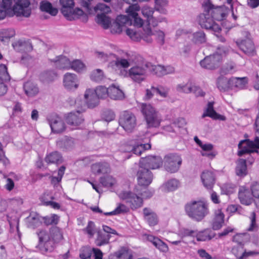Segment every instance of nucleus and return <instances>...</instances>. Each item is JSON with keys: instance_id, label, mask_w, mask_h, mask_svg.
<instances>
[{"instance_id": "nucleus-59", "label": "nucleus", "mask_w": 259, "mask_h": 259, "mask_svg": "<svg viewBox=\"0 0 259 259\" xmlns=\"http://www.w3.org/2000/svg\"><path fill=\"white\" fill-rule=\"evenodd\" d=\"M140 10V7L138 4L130 5L126 10V12L131 18L135 17L138 16V12Z\"/></svg>"}, {"instance_id": "nucleus-9", "label": "nucleus", "mask_w": 259, "mask_h": 259, "mask_svg": "<svg viewBox=\"0 0 259 259\" xmlns=\"http://www.w3.org/2000/svg\"><path fill=\"white\" fill-rule=\"evenodd\" d=\"M239 150L238 155L242 156L245 153L258 152L259 149V138L256 137L253 141L249 140H242L238 144Z\"/></svg>"}, {"instance_id": "nucleus-12", "label": "nucleus", "mask_w": 259, "mask_h": 259, "mask_svg": "<svg viewBox=\"0 0 259 259\" xmlns=\"http://www.w3.org/2000/svg\"><path fill=\"white\" fill-rule=\"evenodd\" d=\"M119 197L128 203L132 209H135L142 206L143 199L141 197L128 191H123L119 194Z\"/></svg>"}, {"instance_id": "nucleus-39", "label": "nucleus", "mask_w": 259, "mask_h": 259, "mask_svg": "<svg viewBox=\"0 0 259 259\" xmlns=\"http://www.w3.org/2000/svg\"><path fill=\"white\" fill-rule=\"evenodd\" d=\"M179 181L172 179L164 183L161 186V189L164 192L173 191L176 190L179 187Z\"/></svg>"}, {"instance_id": "nucleus-18", "label": "nucleus", "mask_w": 259, "mask_h": 259, "mask_svg": "<svg viewBox=\"0 0 259 259\" xmlns=\"http://www.w3.org/2000/svg\"><path fill=\"white\" fill-rule=\"evenodd\" d=\"M177 91L184 93H194L196 96H203L204 93L198 87L192 85L191 82L182 83L177 86Z\"/></svg>"}, {"instance_id": "nucleus-27", "label": "nucleus", "mask_w": 259, "mask_h": 259, "mask_svg": "<svg viewBox=\"0 0 259 259\" xmlns=\"http://www.w3.org/2000/svg\"><path fill=\"white\" fill-rule=\"evenodd\" d=\"M91 170L94 174H106L110 172V167L106 162H97L92 165Z\"/></svg>"}, {"instance_id": "nucleus-54", "label": "nucleus", "mask_w": 259, "mask_h": 259, "mask_svg": "<svg viewBox=\"0 0 259 259\" xmlns=\"http://www.w3.org/2000/svg\"><path fill=\"white\" fill-rule=\"evenodd\" d=\"M15 32L13 29H3L0 32V39L2 41H5L14 36Z\"/></svg>"}, {"instance_id": "nucleus-20", "label": "nucleus", "mask_w": 259, "mask_h": 259, "mask_svg": "<svg viewBox=\"0 0 259 259\" xmlns=\"http://www.w3.org/2000/svg\"><path fill=\"white\" fill-rule=\"evenodd\" d=\"M84 99L89 108H94L98 104L99 99L94 89H87L84 94Z\"/></svg>"}, {"instance_id": "nucleus-16", "label": "nucleus", "mask_w": 259, "mask_h": 259, "mask_svg": "<svg viewBox=\"0 0 259 259\" xmlns=\"http://www.w3.org/2000/svg\"><path fill=\"white\" fill-rule=\"evenodd\" d=\"M137 176L138 184L143 186H147L150 185L153 178L150 170L141 165L139 166Z\"/></svg>"}, {"instance_id": "nucleus-41", "label": "nucleus", "mask_w": 259, "mask_h": 259, "mask_svg": "<svg viewBox=\"0 0 259 259\" xmlns=\"http://www.w3.org/2000/svg\"><path fill=\"white\" fill-rule=\"evenodd\" d=\"M26 222L29 228H34L40 223L38 215L35 213L32 212L26 218Z\"/></svg>"}, {"instance_id": "nucleus-51", "label": "nucleus", "mask_w": 259, "mask_h": 259, "mask_svg": "<svg viewBox=\"0 0 259 259\" xmlns=\"http://www.w3.org/2000/svg\"><path fill=\"white\" fill-rule=\"evenodd\" d=\"M98 236L96 240V244L98 246H101L109 242L110 236L109 234H103L100 231H98Z\"/></svg>"}, {"instance_id": "nucleus-47", "label": "nucleus", "mask_w": 259, "mask_h": 259, "mask_svg": "<svg viewBox=\"0 0 259 259\" xmlns=\"http://www.w3.org/2000/svg\"><path fill=\"white\" fill-rule=\"evenodd\" d=\"M192 41L196 45L204 43L206 38L204 32L202 31H198L192 34Z\"/></svg>"}, {"instance_id": "nucleus-63", "label": "nucleus", "mask_w": 259, "mask_h": 259, "mask_svg": "<svg viewBox=\"0 0 259 259\" xmlns=\"http://www.w3.org/2000/svg\"><path fill=\"white\" fill-rule=\"evenodd\" d=\"M196 231L187 228H182L179 231L178 235L183 239L186 237H195Z\"/></svg>"}, {"instance_id": "nucleus-24", "label": "nucleus", "mask_w": 259, "mask_h": 259, "mask_svg": "<svg viewBox=\"0 0 259 259\" xmlns=\"http://www.w3.org/2000/svg\"><path fill=\"white\" fill-rule=\"evenodd\" d=\"M144 237L146 240L151 242L160 251L163 252H167L168 251V246L160 239L149 234H145Z\"/></svg>"}, {"instance_id": "nucleus-21", "label": "nucleus", "mask_w": 259, "mask_h": 259, "mask_svg": "<svg viewBox=\"0 0 259 259\" xmlns=\"http://www.w3.org/2000/svg\"><path fill=\"white\" fill-rule=\"evenodd\" d=\"M238 198L240 203L245 205H249L254 201L249 190L245 186H241L239 188Z\"/></svg>"}, {"instance_id": "nucleus-37", "label": "nucleus", "mask_w": 259, "mask_h": 259, "mask_svg": "<svg viewBox=\"0 0 259 259\" xmlns=\"http://www.w3.org/2000/svg\"><path fill=\"white\" fill-rule=\"evenodd\" d=\"M224 222V214L220 210L215 212V217L213 219L212 227L215 230L220 229L223 226Z\"/></svg>"}, {"instance_id": "nucleus-11", "label": "nucleus", "mask_w": 259, "mask_h": 259, "mask_svg": "<svg viewBox=\"0 0 259 259\" xmlns=\"http://www.w3.org/2000/svg\"><path fill=\"white\" fill-rule=\"evenodd\" d=\"M13 11L17 16L28 17L31 13L29 0H14Z\"/></svg>"}, {"instance_id": "nucleus-38", "label": "nucleus", "mask_w": 259, "mask_h": 259, "mask_svg": "<svg viewBox=\"0 0 259 259\" xmlns=\"http://www.w3.org/2000/svg\"><path fill=\"white\" fill-rule=\"evenodd\" d=\"M231 88L236 87L240 89H244L248 83V78L244 77H232L230 78Z\"/></svg>"}, {"instance_id": "nucleus-5", "label": "nucleus", "mask_w": 259, "mask_h": 259, "mask_svg": "<svg viewBox=\"0 0 259 259\" xmlns=\"http://www.w3.org/2000/svg\"><path fill=\"white\" fill-rule=\"evenodd\" d=\"M141 111L144 116L148 127H157L160 125V117L150 104H142Z\"/></svg>"}, {"instance_id": "nucleus-33", "label": "nucleus", "mask_w": 259, "mask_h": 259, "mask_svg": "<svg viewBox=\"0 0 259 259\" xmlns=\"http://www.w3.org/2000/svg\"><path fill=\"white\" fill-rule=\"evenodd\" d=\"M23 88L26 95L30 97L36 96L39 92L37 85L31 81L25 82L23 85Z\"/></svg>"}, {"instance_id": "nucleus-50", "label": "nucleus", "mask_w": 259, "mask_h": 259, "mask_svg": "<svg viewBox=\"0 0 259 259\" xmlns=\"http://www.w3.org/2000/svg\"><path fill=\"white\" fill-rule=\"evenodd\" d=\"M185 121L183 118H180L174 121L171 125L166 126L165 130L169 132H175L176 128H180L185 125Z\"/></svg>"}, {"instance_id": "nucleus-19", "label": "nucleus", "mask_w": 259, "mask_h": 259, "mask_svg": "<svg viewBox=\"0 0 259 259\" xmlns=\"http://www.w3.org/2000/svg\"><path fill=\"white\" fill-rule=\"evenodd\" d=\"M66 120L69 125L76 127L83 123L84 118L80 111H76L69 113L66 116Z\"/></svg>"}, {"instance_id": "nucleus-45", "label": "nucleus", "mask_w": 259, "mask_h": 259, "mask_svg": "<svg viewBox=\"0 0 259 259\" xmlns=\"http://www.w3.org/2000/svg\"><path fill=\"white\" fill-rule=\"evenodd\" d=\"M96 21L104 29H107L111 24L110 19L104 14H98L97 16Z\"/></svg>"}, {"instance_id": "nucleus-26", "label": "nucleus", "mask_w": 259, "mask_h": 259, "mask_svg": "<svg viewBox=\"0 0 259 259\" xmlns=\"http://www.w3.org/2000/svg\"><path fill=\"white\" fill-rule=\"evenodd\" d=\"M201 179L204 186L208 189H211L214 184V176L210 171H204L201 174Z\"/></svg>"}, {"instance_id": "nucleus-28", "label": "nucleus", "mask_w": 259, "mask_h": 259, "mask_svg": "<svg viewBox=\"0 0 259 259\" xmlns=\"http://www.w3.org/2000/svg\"><path fill=\"white\" fill-rule=\"evenodd\" d=\"M143 213L145 221L150 226L156 225L158 222L157 214L151 209L144 208Z\"/></svg>"}, {"instance_id": "nucleus-3", "label": "nucleus", "mask_w": 259, "mask_h": 259, "mask_svg": "<svg viewBox=\"0 0 259 259\" xmlns=\"http://www.w3.org/2000/svg\"><path fill=\"white\" fill-rule=\"evenodd\" d=\"M211 6L210 0H206L203 3V12L198 15L197 22L202 28L210 30L215 32H219L221 30V28L214 21L210 13Z\"/></svg>"}, {"instance_id": "nucleus-7", "label": "nucleus", "mask_w": 259, "mask_h": 259, "mask_svg": "<svg viewBox=\"0 0 259 259\" xmlns=\"http://www.w3.org/2000/svg\"><path fill=\"white\" fill-rule=\"evenodd\" d=\"M126 34L130 38L135 41H139L143 39L147 43L152 42V31L148 26L143 27V32H141L136 29L128 28L126 30Z\"/></svg>"}, {"instance_id": "nucleus-22", "label": "nucleus", "mask_w": 259, "mask_h": 259, "mask_svg": "<svg viewBox=\"0 0 259 259\" xmlns=\"http://www.w3.org/2000/svg\"><path fill=\"white\" fill-rule=\"evenodd\" d=\"M236 42L239 48L246 54L251 56L254 54L255 48L251 39L246 38Z\"/></svg>"}, {"instance_id": "nucleus-17", "label": "nucleus", "mask_w": 259, "mask_h": 259, "mask_svg": "<svg viewBox=\"0 0 259 259\" xmlns=\"http://www.w3.org/2000/svg\"><path fill=\"white\" fill-rule=\"evenodd\" d=\"M211 5L210 13L214 21H220L223 20L229 13V9L225 6L214 7L211 3Z\"/></svg>"}, {"instance_id": "nucleus-25", "label": "nucleus", "mask_w": 259, "mask_h": 259, "mask_svg": "<svg viewBox=\"0 0 259 259\" xmlns=\"http://www.w3.org/2000/svg\"><path fill=\"white\" fill-rule=\"evenodd\" d=\"M50 60L54 63V65L58 69H70V61L66 57L59 56Z\"/></svg>"}, {"instance_id": "nucleus-34", "label": "nucleus", "mask_w": 259, "mask_h": 259, "mask_svg": "<svg viewBox=\"0 0 259 259\" xmlns=\"http://www.w3.org/2000/svg\"><path fill=\"white\" fill-rule=\"evenodd\" d=\"M235 172L238 176L241 177H244L247 174L246 160L240 158L237 161Z\"/></svg>"}, {"instance_id": "nucleus-29", "label": "nucleus", "mask_w": 259, "mask_h": 259, "mask_svg": "<svg viewBox=\"0 0 259 259\" xmlns=\"http://www.w3.org/2000/svg\"><path fill=\"white\" fill-rule=\"evenodd\" d=\"M127 147V149L124 150V152L132 151L134 154L140 155L141 153L145 150L150 149L151 146L149 143H138L137 144L134 145L132 146Z\"/></svg>"}, {"instance_id": "nucleus-13", "label": "nucleus", "mask_w": 259, "mask_h": 259, "mask_svg": "<svg viewBox=\"0 0 259 259\" xmlns=\"http://www.w3.org/2000/svg\"><path fill=\"white\" fill-rule=\"evenodd\" d=\"M79 83V79L76 74L67 72L63 75V85L66 90L75 91L78 88Z\"/></svg>"}, {"instance_id": "nucleus-46", "label": "nucleus", "mask_w": 259, "mask_h": 259, "mask_svg": "<svg viewBox=\"0 0 259 259\" xmlns=\"http://www.w3.org/2000/svg\"><path fill=\"white\" fill-rule=\"evenodd\" d=\"M90 78L94 81L99 82L105 78V75L102 70L96 69L92 71Z\"/></svg>"}, {"instance_id": "nucleus-30", "label": "nucleus", "mask_w": 259, "mask_h": 259, "mask_svg": "<svg viewBox=\"0 0 259 259\" xmlns=\"http://www.w3.org/2000/svg\"><path fill=\"white\" fill-rule=\"evenodd\" d=\"M132 252L126 248H121L109 256V259H132Z\"/></svg>"}, {"instance_id": "nucleus-6", "label": "nucleus", "mask_w": 259, "mask_h": 259, "mask_svg": "<svg viewBox=\"0 0 259 259\" xmlns=\"http://www.w3.org/2000/svg\"><path fill=\"white\" fill-rule=\"evenodd\" d=\"M37 235L39 242L36 248L43 254L52 252L54 249L55 246L51 239L50 231L41 230L37 233Z\"/></svg>"}, {"instance_id": "nucleus-10", "label": "nucleus", "mask_w": 259, "mask_h": 259, "mask_svg": "<svg viewBox=\"0 0 259 259\" xmlns=\"http://www.w3.org/2000/svg\"><path fill=\"white\" fill-rule=\"evenodd\" d=\"M119 123L126 132L131 133L137 124L136 116L132 113L125 111L120 114Z\"/></svg>"}, {"instance_id": "nucleus-48", "label": "nucleus", "mask_w": 259, "mask_h": 259, "mask_svg": "<svg viewBox=\"0 0 259 259\" xmlns=\"http://www.w3.org/2000/svg\"><path fill=\"white\" fill-rule=\"evenodd\" d=\"M217 86L220 90H226L231 88L230 79H228L226 77L221 76L217 79Z\"/></svg>"}, {"instance_id": "nucleus-15", "label": "nucleus", "mask_w": 259, "mask_h": 259, "mask_svg": "<svg viewBox=\"0 0 259 259\" xmlns=\"http://www.w3.org/2000/svg\"><path fill=\"white\" fill-rule=\"evenodd\" d=\"M162 163L163 160L161 157L150 155L145 158H142L139 165L146 168L155 169L159 168L162 166Z\"/></svg>"}, {"instance_id": "nucleus-44", "label": "nucleus", "mask_w": 259, "mask_h": 259, "mask_svg": "<svg viewBox=\"0 0 259 259\" xmlns=\"http://www.w3.org/2000/svg\"><path fill=\"white\" fill-rule=\"evenodd\" d=\"M40 9L42 11L47 12L52 16H56L58 13L57 9L53 8L50 3L46 1L40 3Z\"/></svg>"}, {"instance_id": "nucleus-23", "label": "nucleus", "mask_w": 259, "mask_h": 259, "mask_svg": "<svg viewBox=\"0 0 259 259\" xmlns=\"http://www.w3.org/2000/svg\"><path fill=\"white\" fill-rule=\"evenodd\" d=\"M207 116L213 119H219L222 121L226 120V117L224 116L217 113L213 109V102H209L208 103L207 107L202 115V118H203Z\"/></svg>"}, {"instance_id": "nucleus-64", "label": "nucleus", "mask_w": 259, "mask_h": 259, "mask_svg": "<svg viewBox=\"0 0 259 259\" xmlns=\"http://www.w3.org/2000/svg\"><path fill=\"white\" fill-rule=\"evenodd\" d=\"M57 73L53 71H48L41 74V77L43 81H52L57 77Z\"/></svg>"}, {"instance_id": "nucleus-52", "label": "nucleus", "mask_w": 259, "mask_h": 259, "mask_svg": "<svg viewBox=\"0 0 259 259\" xmlns=\"http://www.w3.org/2000/svg\"><path fill=\"white\" fill-rule=\"evenodd\" d=\"M95 56L101 61L105 62L114 59L115 55L113 53H106L101 51L95 52Z\"/></svg>"}, {"instance_id": "nucleus-2", "label": "nucleus", "mask_w": 259, "mask_h": 259, "mask_svg": "<svg viewBox=\"0 0 259 259\" xmlns=\"http://www.w3.org/2000/svg\"><path fill=\"white\" fill-rule=\"evenodd\" d=\"M186 214L193 220L201 221L209 212L208 203L202 200H193L185 206Z\"/></svg>"}, {"instance_id": "nucleus-40", "label": "nucleus", "mask_w": 259, "mask_h": 259, "mask_svg": "<svg viewBox=\"0 0 259 259\" xmlns=\"http://www.w3.org/2000/svg\"><path fill=\"white\" fill-rule=\"evenodd\" d=\"M45 161L48 163L59 164L62 162V157L59 153L55 151L50 153L46 156Z\"/></svg>"}, {"instance_id": "nucleus-57", "label": "nucleus", "mask_w": 259, "mask_h": 259, "mask_svg": "<svg viewBox=\"0 0 259 259\" xmlns=\"http://www.w3.org/2000/svg\"><path fill=\"white\" fill-rule=\"evenodd\" d=\"M100 183L104 187H110L114 185L116 181L112 176H107L100 178Z\"/></svg>"}, {"instance_id": "nucleus-1", "label": "nucleus", "mask_w": 259, "mask_h": 259, "mask_svg": "<svg viewBox=\"0 0 259 259\" xmlns=\"http://www.w3.org/2000/svg\"><path fill=\"white\" fill-rule=\"evenodd\" d=\"M149 62L143 59H138L128 71L120 70V74L123 77H129L133 81L140 83L144 81L148 74Z\"/></svg>"}, {"instance_id": "nucleus-42", "label": "nucleus", "mask_w": 259, "mask_h": 259, "mask_svg": "<svg viewBox=\"0 0 259 259\" xmlns=\"http://www.w3.org/2000/svg\"><path fill=\"white\" fill-rule=\"evenodd\" d=\"M60 3L62 6L61 11L64 16L67 15L74 6L73 0H60Z\"/></svg>"}, {"instance_id": "nucleus-53", "label": "nucleus", "mask_w": 259, "mask_h": 259, "mask_svg": "<svg viewBox=\"0 0 259 259\" xmlns=\"http://www.w3.org/2000/svg\"><path fill=\"white\" fill-rule=\"evenodd\" d=\"M148 73L151 72L157 76L164 75V66L161 65H153L149 62Z\"/></svg>"}, {"instance_id": "nucleus-32", "label": "nucleus", "mask_w": 259, "mask_h": 259, "mask_svg": "<svg viewBox=\"0 0 259 259\" xmlns=\"http://www.w3.org/2000/svg\"><path fill=\"white\" fill-rule=\"evenodd\" d=\"M14 49L18 52H30L32 46L28 40H19L13 45Z\"/></svg>"}, {"instance_id": "nucleus-60", "label": "nucleus", "mask_w": 259, "mask_h": 259, "mask_svg": "<svg viewBox=\"0 0 259 259\" xmlns=\"http://www.w3.org/2000/svg\"><path fill=\"white\" fill-rule=\"evenodd\" d=\"M116 22L123 28L124 26L131 25L132 24L131 18L128 16L119 15L117 16Z\"/></svg>"}, {"instance_id": "nucleus-8", "label": "nucleus", "mask_w": 259, "mask_h": 259, "mask_svg": "<svg viewBox=\"0 0 259 259\" xmlns=\"http://www.w3.org/2000/svg\"><path fill=\"white\" fill-rule=\"evenodd\" d=\"M163 162L165 170L171 173L178 171L182 164L181 156L176 153H170L165 155Z\"/></svg>"}, {"instance_id": "nucleus-31", "label": "nucleus", "mask_w": 259, "mask_h": 259, "mask_svg": "<svg viewBox=\"0 0 259 259\" xmlns=\"http://www.w3.org/2000/svg\"><path fill=\"white\" fill-rule=\"evenodd\" d=\"M64 17L69 20H73L82 18L84 19H87L86 14L80 8H76L71 9L70 12L68 13L67 15H65Z\"/></svg>"}, {"instance_id": "nucleus-62", "label": "nucleus", "mask_w": 259, "mask_h": 259, "mask_svg": "<svg viewBox=\"0 0 259 259\" xmlns=\"http://www.w3.org/2000/svg\"><path fill=\"white\" fill-rule=\"evenodd\" d=\"M95 91L98 99L99 98H105L108 96H109V88L107 89L103 86H99Z\"/></svg>"}, {"instance_id": "nucleus-58", "label": "nucleus", "mask_w": 259, "mask_h": 259, "mask_svg": "<svg viewBox=\"0 0 259 259\" xmlns=\"http://www.w3.org/2000/svg\"><path fill=\"white\" fill-rule=\"evenodd\" d=\"M85 69V65L80 60H75L70 61V69H72L77 72H80Z\"/></svg>"}, {"instance_id": "nucleus-49", "label": "nucleus", "mask_w": 259, "mask_h": 259, "mask_svg": "<svg viewBox=\"0 0 259 259\" xmlns=\"http://www.w3.org/2000/svg\"><path fill=\"white\" fill-rule=\"evenodd\" d=\"M73 145L72 138L64 137L57 142V145L60 148L68 149Z\"/></svg>"}, {"instance_id": "nucleus-56", "label": "nucleus", "mask_w": 259, "mask_h": 259, "mask_svg": "<svg viewBox=\"0 0 259 259\" xmlns=\"http://www.w3.org/2000/svg\"><path fill=\"white\" fill-rule=\"evenodd\" d=\"M250 224L247 230L249 232L257 231L258 229V226L256 221V215L254 212H252L249 217Z\"/></svg>"}, {"instance_id": "nucleus-61", "label": "nucleus", "mask_w": 259, "mask_h": 259, "mask_svg": "<svg viewBox=\"0 0 259 259\" xmlns=\"http://www.w3.org/2000/svg\"><path fill=\"white\" fill-rule=\"evenodd\" d=\"M243 249L242 245H237L232 248L231 251L239 259H244V254H243Z\"/></svg>"}, {"instance_id": "nucleus-43", "label": "nucleus", "mask_w": 259, "mask_h": 259, "mask_svg": "<svg viewBox=\"0 0 259 259\" xmlns=\"http://www.w3.org/2000/svg\"><path fill=\"white\" fill-rule=\"evenodd\" d=\"M51 239L54 243V246H55V243H58L61 241L63 239V234L60 228L58 227L53 228L50 230Z\"/></svg>"}, {"instance_id": "nucleus-14", "label": "nucleus", "mask_w": 259, "mask_h": 259, "mask_svg": "<svg viewBox=\"0 0 259 259\" xmlns=\"http://www.w3.org/2000/svg\"><path fill=\"white\" fill-rule=\"evenodd\" d=\"M47 119L52 132L58 134L65 130V123L61 117L52 114L49 116Z\"/></svg>"}, {"instance_id": "nucleus-36", "label": "nucleus", "mask_w": 259, "mask_h": 259, "mask_svg": "<svg viewBox=\"0 0 259 259\" xmlns=\"http://www.w3.org/2000/svg\"><path fill=\"white\" fill-rule=\"evenodd\" d=\"M109 97L113 100H122L124 98V93L118 87L112 85L109 87Z\"/></svg>"}, {"instance_id": "nucleus-4", "label": "nucleus", "mask_w": 259, "mask_h": 259, "mask_svg": "<svg viewBox=\"0 0 259 259\" xmlns=\"http://www.w3.org/2000/svg\"><path fill=\"white\" fill-rule=\"evenodd\" d=\"M228 52V48L219 47L215 53L205 57L200 62V64L204 68L210 70L214 69L220 66L223 57Z\"/></svg>"}, {"instance_id": "nucleus-35", "label": "nucleus", "mask_w": 259, "mask_h": 259, "mask_svg": "<svg viewBox=\"0 0 259 259\" xmlns=\"http://www.w3.org/2000/svg\"><path fill=\"white\" fill-rule=\"evenodd\" d=\"M195 237L198 241H206L214 237V233L210 229H206L198 233L196 232Z\"/></svg>"}, {"instance_id": "nucleus-55", "label": "nucleus", "mask_w": 259, "mask_h": 259, "mask_svg": "<svg viewBox=\"0 0 259 259\" xmlns=\"http://www.w3.org/2000/svg\"><path fill=\"white\" fill-rule=\"evenodd\" d=\"M114 58L116 60L113 62V63L116 67L118 68L122 67L124 69L130 67V62L127 59L119 57H116V56Z\"/></svg>"}]
</instances>
